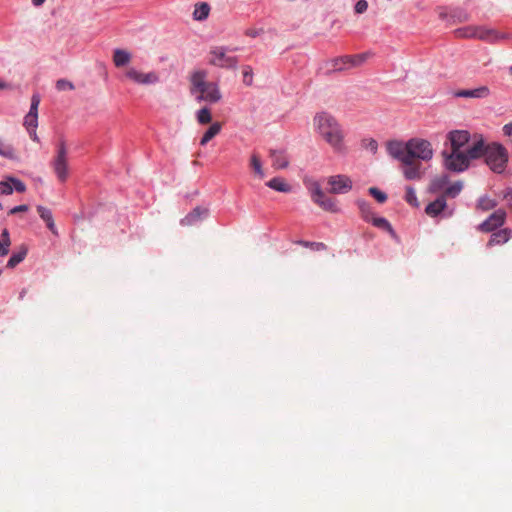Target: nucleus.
Listing matches in <instances>:
<instances>
[{
	"mask_svg": "<svg viewBox=\"0 0 512 512\" xmlns=\"http://www.w3.org/2000/svg\"><path fill=\"white\" fill-rule=\"evenodd\" d=\"M315 133L338 154L347 152L345 132L337 118L329 112H317L313 117Z\"/></svg>",
	"mask_w": 512,
	"mask_h": 512,
	"instance_id": "nucleus-1",
	"label": "nucleus"
},
{
	"mask_svg": "<svg viewBox=\"0 0 512 512\" xmlns=\"http://www.w3.org/2000/svg\"><path fill=\"white\" fill-rule=\"evenodd\" d=\"M469 154L472 159L485 158L486 164L496 173H502L508 163L507 149L500 143L486 144L482 137L469 145Z\"/></svg>",
	"mask_w": 512,
	"mask_h": 512,
	"instance_id": "nucleus-2",
	"label": "nucleus"
},
{
	"mask_svg": "<svg viewBox=\"0 0 512 512\" xmlns=\"http://www.w3.org/2000/svg\"><path fill=\"white\" fill-rule=\"evenodd\" d=\"M433 157L431 143L424 139L413 138L409 140L408 148V167H403L402 171L406 179L418 180L422 177L420 160L429 161Z\"/></svg>",
	"mask_w": 512,
	"mask_h": 512,
	"instance_id": "nucleus-3",
	"label": "nucleus"
},
{
	"mask_svg": "<svg viewBox=\"0 0 512 512\" xmlns=\"http://www.w3.org/2000/svg\"><path fill=\"white\" fill-rule=\"evenodd\" d=\"M444 166L446 169L454 172L465 171L473 160L469 154V146L465 150H453L450 152L443 151Z\"/></svg>",
	"mask_w": 512,
	"mask_h": 512,
	"instance_id": "nucleus-4",
	"label": "nucleus"
},
{
	"mask_svg": "<svg viewBox=\"0 0 512 512\" xmlns=\"http://www.w3.org/2000/svg\"><path fill=\"white\" fill-rule=\"evenodd\" d=\"M57 179L65 182L69 177L68 151L64 141L58 145L56 155L50 163Z\"/></svg>",
	"mask_w": 512,
	"mask_h": 512,
	"instance_id": "nucleus-5",
	"label": "nucleus"
},
{
	"mask_svg": "<svg viewBox=\"0 0 512 512\" xmlns=\"http://www.w3.org/2000/svg\"><path fill=\"white\" fill-rule=\"evenodd\" d=\"M307 187L311 194V199L316 205L328 212H338L336 200L327 196L318 182L312 181Z\"/></svg>",
	"mask_w": 512,
	"mask_h": 512,
	"instance_id": "nucleus-6",
	"label": "nucleus"
},
{
	"mask_svg": "<svg viewBox=\"0 0 512 512\" xmlns=\"http://www.w3.org/2000/svg\"><path fill=\"white\" fill-rule=\"evenodd\" d=\"M208 62L216 67L231 69L237 66L238 59L227 55L224 47H214L209 52Z\"/></svg>",
	"mask_w": 512,
	"mask_h": 512,
	"instance_id": "nucleus-7",
	"label": "nucleus"
},
{
	"mask_svg": "<svg viewBox=\"0 0 512 512\" xmlns=\"http://www.w3.org/2000/svg\"><path fill=\"white\" fill-rule=\"evenodd\" d=\"M327 185L329 186V193L331 194H346L353 188L352 179L345 174H337L329 176L326 179Z\"/></svg>",
	"mask_w": 512,
	"mask_h": 512,
	"instance_id": "nucleus-8",
	"label": "nucleus"
},
{
	"mask_svg": "<svg viewBox=\"0 0 512 512\" xmlns=\"http://www.w3.org/2000/svg\"><path fill=\"white\" fill-rule=\"evenodd\" d=\"M408 148H409V141L406 143L400 142V141H390L387 144V150L389 155H391L393 158L399 160L403 167H408Z\"/></svg>",
	"mask_w": 512,
	"mask_h": 512,
	"instance_id": "nucleus-9",
	"label": "nucleus"
},
{
	"mask_svg": "<svg viewBox=\"0 0 512 512\" xmlns=\"http://www.w3.org/2000/svg\"><path fill=\"white\" fill-rule=\"evenodd\" d=\"M506 219V212L502 209L496 210L484 222H482L478 229L482 232H492L501 227Z\"/></svg>",
	"mask_w": 512,
	"mask_h": 512,
	"instance_id": "nucleus-10",
	"label": "nucleus"
},
{
	"mask_svg": "<svg viewBox=\"0 0 512 512\" xmlns=\"http://www.w3.org/2000/svg\"><path fill=\"white\" fill-rule=\"evenodd\" d=\"M126 76L137 84H154L159 81V77L155 72L143 73L135 68H129L126 72Z\"/></svg>",
	"mask_w": 512,
	"mask_h": 512,
	"instance_id": "nucleus-11",
	"label": "nucleus"
},
{
	"mask_svg": "<svg viewBox=\"0 0 512 512\" xmlns=\"http://www.w3.org/2000/svg\"><path fill=\"white\" fill-rule=\"evenodd\" d=\"M508 38V34L500 32L498 30L488 28L485 26H479L478 39L487 43H497L501 40Z\"/></svg>",
	"mask_w": 512,
	"mask_h": 512,
	"instance_id": "nucleus-12",
	"label": "nucleus"
},
{
	"mask_svg": "<svg viewBox=\"0 0 512 512\" xmlns=\"http://www.w3.org/2000/svg\"><path fill=\"white\" fill-rule=\"evenodd\" d=\"M222 94L219 86L215 82H209L201 91L198 100H203L209 103H217L221 100Z\"/></svg>",
	"mask_w": 512,
	"mask_h": 512,
	"instance_id": "nucleus-13",
	"label": "nucleus"
},
{
	"mask_svg": "<svg viewBox=\"0 0 512 512\" xmlns=\"http://www.w3.org/2000/svg\"><path fill=\"white\" fill-rule=\"evenodd\" d=\"M451 149L462 150L465 145L469 144L470 134L465 130H455L448 134Z\"/></svg>",
	"mask_w": 512,
	"mask_h": 512,
	"instance_id": "nucleus-14",
	"label": "nucleus"
},
{
	"mask_svg": "<svg viewBox=\"0 0 512 512\" xmlns=\"http://www.w3.org/2000/svg\"><path fill=\"white\" fill-rule=\"evenodd\" d=\"M447 207L445 195H440L436 200L429 203L426 208L425 212L430 217H436L440 215L442 212H445Z\"/></svg>",
	"mask_w": 512,
	"mask_h": 512,
	"instance_id": "nucleus-15",
	"label": "nucleus"
},
{
	"mask_svg": "<svg viewBox=\"0 0 512 512\" xmlns=\"http://www.w3.org/2000/svg\"><path fill=\"white\" fill-rule=\"evenodd\" d=\"M490 94V90L487 86H480L475 89H463L455 93V96L462 98H486Z\"/></svg>",
	"mask_w": 512,
	"mask_h": 512,
	"instance_id": "nucleus-16",
	"label": "nucleus"
},
{
	"mask_svg": "<svg viewBox=\"0 0 512 512\" xmlns=\"http://www.w3.org/2000/svg\"><path fill=\"white\" fill-rule=\"evenodd\" d=\"M206 78L207 72L205 70L194 71L190 77L191 91L200 93V91L209 83L206 81Z\"/></svg>",
	"mask_w": 512,
	"mask_h": 512,
	"instance_id": "nucleus-17",
	"label": "nucleus"
},
{
	"mask_svg": "<svg viewBox=\"0 0 512 512\" xmlns=\"http://www.w3.org/2000/svg\"><path fill=\"white\" fill-rule=\"evenodd\" d=\"M270 158L272 160V166L275 169H285L289 165V159L285 151L282 150H270Z\"/></svg>",
	"mask_w": 512,
	"mask_h": 512,
	"instance_id": "nucleus-18",
	"label": "nucleus"
},
{
	"mask_svg": "<svg viewBox=\"0 0 512 512\" xmlns=\"http://www.w3.org/2000/svg\"><path fill=\"white\" fill-rule=\"evenodd\" d=\"M511 237H512V231L510 229H508V228L501 229L497 232H494L491 235V237L487 243V246L493 247L495 245L504 244V243L508 242Z\"/></svg>",
	"mask_w": 512,
	"mask_h": 512,
	"instance_id": "nucleus-19",
	"label": "nucleus"
},
{
	"mask_svg": "<svg viewBox=\"0 0 512 512\" xmlns=\"http://www.w3.org/2000/svg\"><path fill=\"white\" fill-rule=\"evenodd\" d=\"M249 167L257 178L263 179L265 177L261 157L257 152L251 153L249 158Z\"/></svg>",
	"mask_w": 512,
	"mask_h": 512,
	"instance_id": "nucleus-20",
	"label": "nucleus"
},
{
	"mask_svg": "<svg viewBox=\"0 0 512 512\" xmlns=\"http://www.w3.org/2000/svg\"><path fill=\"white\" fill-rule=\"evenodd\" d=\"M449 184V176L447 174H442L435 177L430 183V191L432 192H441L445 191Z\"/></svg>",
	"mask_w": 512,
	"mask_h": 512,
	"instance_id": "nucleus-21",
	"label": "nucleus"
},
{
	"mask_svg": "<svg viewBox=\"0 0 512 512\" xmlns=\"http://www.w3.org/2000/svg\"><path fill=\"white\" fill-rule=\"evenodd\" d=\"M131 61V54L123 49H116L113 53V62L116 67H123Z\"/></svg>",
	"mask_w": 512,
	"mask_h": 512,
	"instance_id": "nucleus-22",
	"label": "nucleus"
},
{
	"mask_svg": "<svg viewBox=\"0 0 512 512\" xmlns=\"http://www.w3.org/2000/svg\"><path fill=\"white\" fill-rule=\"evenodd\" d=\"M266 185L269 188L279 192L288 193L291 191V186L283 178L280 177L272 178L266 183Z\"/></svg>",
	"mask_w": 512,
	"mask_h": 512,
	"instance_id": "nucleus-23",
	"label": "nucleus"
},
{
	"mask_svg": "<svg viewBox=\"0 0 512 512\" xmlns=\"http://www.w3.org/2000/svg\"><path fill=\"white\" fill-rule=\"evenodd\" d=\"M222 124L220 122H214L204 133L203 137L200 140V145H206L210 140H212L216 135H218L221 131Z\"/></svg>",
	"mask_w": 512,
	"mask_h": 512,
	"instance_id": "nucleus-24",
	"label": "nucleus"
},
{
	"mask_svg": "<svg viewBox=\"0 0 512 512\" xmlns=\"http://www.w3.org/2000/svg\"><path fill=\"white\" fill-rule=\"evenodd\" d=\"M479 26H466L459 28L455 31V34L459 38H476L478 39Z\"/></svg>",
	"mask_w": 512,
	"mask_h": 512,
	"instance_id": "nucleus-25",
	"label": "nucleus"
},
{
	"mask_svg": "<svg viewBox=\"0 0 512 512\" xmlns=\"http://www.w3.org/2000/svg\"><path fill=\"white\" fill-rule=\"evenodd\" d=\"M26 255H27V248L22 246L18 252H15L12 254V256L10 257V259L7 262V267L8 268L16 267L19 263H21L25 259Z\"/></svg>",
	"mask_w": 512,
	"mask_h": 512,
	"instance_id": "nucleus-26",
	"label": "nucleus"
},
{
	"mask_svg": "<svg viewBox=\"0 0 512 512\" xmlns=\"http://www.w3.org/2000/svg\"><path fill=\"white\" fill-rule=\"evenodd\" d=\"M37 211L39 216L46 222L47 227L54 233L55 225L51 211L43 206H38Z\"/></svg>",
	"mask_w": 512,
	"mask_h": 512,
	"instance_id": "nucleus-27",
	"label": "nucleus"
},
{
	"mask_svg": "<svg viewBox=\"0 0 512 512\" xmlns=\"http://www.w3.org/2000/svg\"><path fill=\"white\" fill-rule=\"evenodd\" d=\"M210 12V7L207 3L197 4L195 10L193 12V17L195 20H205Z\"/></svg>",
	"mask_w": 512,
	"mask_h": 512,
	"instance_id": "nucleus-28",
	"label": "nucleus"
},
{
	"mask_svg": "<svg viewBox=\"0 0 512 512\" xmlns=\"http://www.w3.org/2000/svg\"><path fill=\"white\" fill-rule=\"evenodd\" d=\"M357 205L359 207L362 218L365 221L370 222L371 218L374 217L370 204L365 200H358Z\"/></svg>",
	"mask_w": 512,
	"mask_h": 512,
	"instance_id": "nucleus-29",
	"label": "nucleus"
},
{
	"mask_svg": "<svg viewBox=\"0 0 512 512\" xmlns=\"http://www.w3.org/2000/svg\"><path fill=\"white\" fill-rule=\"evenodd\" d=\"M10 245L11 240L9 232L7 229H4L0 237V256H5L8 254Z\"/></svg>",
	"mask_w": 512,
	"mask_h": 512,
	"instance_id": "nucleus-30",
	"label": "nucleus"
},
{
	"mask_svg": "<svg viewBox=\"0 0 512 512\" xmlns=\"http://www.w3.org/2000/svg\"><path fill=\"white\" fill-rule=\"evenodd\" d=\"M462 188L463 183L461 181H456L453 184L447 186L442 195H445V199L447 197L455 198L461 192Z\"/></svg>",
	"mask_w": 512,
	"mask_h": 512,
	"instance_id": "nucleus-31",
	"label": "nucleus"
},
{
	"mask_svg": "<svg viewBox=\"0 0 512 512\" xmlns=\"http://www.w3.org/2000/svg\"><path fill=\"white\" fill-rule=\"evenodd\" d=\"M196 119L199 124L206 125L209 124L212 120L211 111L207 107H203L200 110H198L196 114Z\"/></svg>",
	"mask_w": 512,
	"mask_h": 512,
	"instance_id": "nucleus-32",
	"label": "nucleus"
},
{
	"mask_svg": "<svg viewBox=\"0 0 512 512\" xmlns=\"http://www.w3.org/2000/svg\"><path fill=\"white\" fill-rule=\"evenodd\" d=\"M370 222H372V224L377 228L386 230L390 233L394 232L391 224L388 222L387 219H385L383 217H375L374 216L371 218Z\"/></svg>",
	"mask_w": 512,
	"mask_h": 512,
	"instance_id": "nucleus-33",
	"label": "nucleus"
},
{
	"mask_svg": "<svg viewBox=\"0 0 512 512\" xmlns=\"http://www.w3.org/2000/svg\"><path fill=\"white\" fill-rule=\"evenodd\" d=\"M0 156L14 160L17 158L14 148L11 145L0 142Z\"/></svg>",
	"mask_w": 512,
	"mask_h": 512,
	"instance_id": "nucleus-34",
	"label": "nucleus"
},
{
	"mask_svg": "<svg viewBox=\"0 0 512 512\" xmlns=\"http://www.w3.org/2000/svg\"><path fill=\"white\" fill-rule=\"evenodd\" d=\"M24 126L27 130L37 128L38 126V114L28 112L24 118Z\"/></svg>",
	"mask_w": 512,
	"mask_h": 512,
	"instance_id": "nucleus-35",
	"label": "nucleus"
},
{
	"mask_svg": "<svg viewBox=\"0 0 512 512\" xmlns=\"http://www.w3.org/2000/svg\"><path fill=\"white\" fill-rule=\"evenodd\" d=\"M497 205L496 201L489 197H481L478 201V208L484 211L491 210Z\"/></svg>",
	"mask_w": 512,
	"mask_h": 512,
	"instance_id": "nucleus-36",
	"label": "nucleus"
},
{
	"mask_svg": "<svg viewBox=\"0 0 512 512\" xmlns=\"http://www.w3.org/2000/svg\"><path fill=\"white\" fill-rule=\"evenodd\" d=\"M405 200L413 207H418L419 202L415 190L412 187L406 188Z\"/></svg>",
	"mask_w": 512,
	"mask_h": 512,
	"instance_id": "nucleus-37",
	"label": "nucleus"
},
{
	"mask_svg": "<svg viewBox=\"0 0 512 512\" xmlns=\"http://www.w3.org/2000/svg\"><path fill=\"white\" fill-rule=\"evenodd\" d=\"M243 74V83L246 86H251L253 84V69L249 65H245L242 67Z\"/></svg>",
	"mask_w": 512,
	"mask_h": 512,
	"instance_id": "nucleus-38",
	"label": "nucleus"
},
{
	"mask_svg": "<svg viewBox=\"0 0 512 512\" xmlns=\"http://www.w3.org/2000/svg\"><path fill=\"white\" fill-rule=\"evenodd\" d=\"M346 67H351V56H344L334 61L335 70H343Z\"/></svg>",
	"mask_w": 512,
	"mask_h": 512,
	"instance_id": "nucleus-39",
	"label": "nucleus"
},
{
	"mask_svg": "<svg viewBox=\"0 0 512 512\" xmlns=\"http://www.w3.org/2000/svg\"><path fill=\"white\" fill-rule=\"evenodd\" d=\"M206 210H201V208H195L186 218L182 221L185 224H192L195 220L199 219L202 213H205Z\"/></svg>",
	"mask_w": 512,
	"mask_h": 512,
	"instance_id": "nucleus-40",
	"label": "nucleus"
},
{
	"mask_svg": "<svg viewBox=\"0 0 512 512\" xmlns=\"http://www.w3.org/2000/svg\"><path fill=\"white\" fill-rule=\"evenodd\" d=\"M298 244L315 251L326 250L327 246L322 242L298 241Z\"/></svg>",
	"mask_w": 512,
	"mask_h": 512,
	"instance_id": "nucleus-41",
	"label": "nucleus"
},
{
	"mask_svg": "<svg viewBox=\"0 0 512 512\" xmlns=\"http://www.w3.org/2000/svg\"><path fill=\"white\" fill-rule=\"evenodd\" d=\"M368 191L379 203H384L387 200V195L376 187H371Z\"/></svg>",
	"mask_w": 512,
	"mask_h": 512,
	"instance_id": "nucleus-42",
	"label": "nucleus"
},
{
	"mask_svg": "<svg viewBox=\"0 0 512 512\" xmlns=\"http://www.w3.org/2000/svg\"><path fill=\"white\" fill-rule=\"evenodd\" d=\"M56 88L58 91H71L75 89L73 83L66 79H59L56 82Z\"/></svg>",
	"mask_w": 512,
	"mask_h": 512,
	"instance_id": "nucleus-43",
	"label": "nucleus"
},
{
	"mask_svg": "<svg viewBox=\"0 0 512 512\" xmlns=\"http://www.w3.org/2000/svg\"><path fill=\"white\" fill-rule=\"evenodd\" d=\"M8 180L17 192L23 193L26 191V185L21 180L14 177H8Z\"/></svg>",
	"mask_w": 512,
	"mask_h": 512,
	"instance_id": "nucleus-44",
	"label": "nucleus"
},
{
	"mask_svg": "<svg viewBox=\"0 0 512 512\" xmlns=\"http://www.w3.org/2000/svg\"><path fill=\"white\" fill-rule=\"evenodd\" d=\"M12 192L13 187L8 179L6 181H0V195H10Z\"/></svg>",
	"mask_w": 512,
	"mask_h": 512,
	"instance_id": "nucleus-45",
	"label": "nucleus"
},
{
	"mask_svg": "<svg viewBox=\"0 0 512 512\" xmlns=\"http://www.w3.org/2000/svg\"><path fill=\"white\" fill-rule=\"evenodd\" d=\"M368 58V53H362L358 55L351 56V67L359 66L366 61Z\"/></svg>",
	"mask_w": 512,
	"mask_h": 512,
	"instance_id": "nucleus-46",
	"label": "nucleus"
},
{
	"mask_svg": "<svg viewBox=\"0 0 512 512\" xmlns=\"http://www.w3.org/2000/svg\"><path fill=\"white\" fill-rule=\"evenodd\" d=\"M40 104V96L38 94H33L31 97V105L29 112L38 114V107Z\"/></svg>",
	"mask_w": 512,
	"mask_h": 512,
	"instance_id": "nucleus-47",
	"label": "nucleus"
},
{
	"mask_svg": "<svg viewBox=\"0 0 512 512\" xmlns=\"http://www.w3.org/2000/svg\"><path fill=\"white\" fill-rule=\"evenodd\" d=\"M264 33L263 28H249L245 31V35L251 38H256Z\"/></svg>",
	"mask_w": 512,
	"mask_h": 512,
	"instance_id": "nucleus-48",
	"label": "nucleus"
},
{
	"mask_svg": "<svg viewBox=\"0 0 512 512\" xmlns=\"http://www.w3.org/2000/svg\"><path fill=\"white\" fill-rule=\"evenodd\" d=\"M368 8V3L366 0H359L357 1L356 5H355V12L357 14H362L364 13Z\"/></svg>",
	"mask_w": 512,
	"mask_h": 512,
	"instance_id": "nucleus-49",
	"label": "nucleus"
},
{
	"mask_svg": "<svg viewBox=\"0 0 512 512\" xmlns=\"http://www.w3.org/2000/svg\"><path fill=\"white\" fill-rule=\"evenodd\" d=\"M28 210H29L28 205L23 204V205L15 206L12 209H10L9 214L14 215V214H17L20 212H27Z\"/></svg>",
	"mask_w": 512,
	"mask_h": 512,
	"instance_id": "nucleus-50",
	"label": "nucleus"
},
{
	"mask_svg": "<svg viewBox=\"0 0 512 512\" xmlns=\"http://www.w3.org/2000/svg\"><path fill=\"white\" fill-rule=\"evenodd\" d=\"M503 133L505 136L512 138V123H508L503 126Z\"/></svg>",
	"mask_w": 512,
	"mask_h": 512,
	"instance_id": "nucleus-51",
	"label": "nucleus"
},
{
	"mask_svg": "<svg viewBox=\"0 0 512 512\" xmlns=\"http://www.w3.org/2000/svg\"><path fill=\"white\" fill-rule=\"evenodd\" d=\"M367 148L373 153H375L377 151L378 144L374 139H370Z\"/></svg>",
	"mask_w": 512,
	"mask_h": 512,
	"instance_id": "nucleus-52",
	"label": "nucleus"
},
{
	"mask_svg": "<svg viewBox=\"0 0 512 512\" xmlns=\"http://www.w3.org/2000/svg\"><path fill=\"white\" fill-rule=\"evenodd\" d=\"M36 129H37V128H34L33 130H32V129H30V130H27V131H28V133H29L30 138H31L33 141H35V142H39V137H38V135H37V133H36Z\"/></svg>",
	"mask_w": 512,
	"mask_h": 512,
	"instance_id": "nucleus-53",
	"label": "nucleus"
},
{
	"mask_svg": "<svg viewBox=\"0 0 512 512\" xmlns=\"http://www.w3.org/2000/svg\"><path fill=\"white\" fill-rule=\"evenodd\" d=\"M11 89V85L5 81H0V90Z\"/></svg>",
	"mask_w": 512,
	"mask_h": 512,
	"instance_id": "nucleus-54",
	"label": "nucleus"
},
{
	"mask_svg": "<svg viewBox=\"0 0 512 512\" xmlns=\"http://www.w3.org/2000/svg\"><path fill=\"white\" fill-rule=\"evenodd\" d=\"M44 2H45V0H32V3H33L35 6H40V5H42Z\"/></svg>",
	"mask_w": 512,
	"mask_h": 512,
	"instance_id": "nucleus-55",
	"label": "nucleus"
},
{
	"mask_svg": "<svg viewBox=\"0 0 512 512\" xmlns=\"http://www.w3.org/2000/svg\"><path fill=\"white\" fill-rule=\"evenodd\" d=\"M510 73L512 74V66L509 68Z\"/></svg>",
	"mask_w": 512,
	"mask_h": 512,
	"instance_id": "nucleus-56",
	"label": "nucleus"
},
{
	"mask_svg": "<svg viewBox=\"0 0 512 512\" xmlns=\"http://www.w3.org/2000/svg\"><path fill=\"white\" fill-rule=\"evenodd\" d=\"M3 208L2 204L0 203V210Z\"/></svg>",
	"mask_w": 512,
	"mask_h": 512,
	"instance_id": "nucleus-57",
	"label": "nucleus"
}]
</instances>
